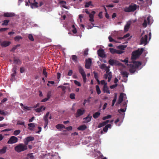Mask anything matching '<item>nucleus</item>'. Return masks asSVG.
<instances>
[{
    "mask_svg": "<svg viewBox=\"0 0 159 159\" xmlns=\"http://www.w3.org/2000/svg\"><path fill=\"white\" fill-rule=\"evenodd\" d=\"M144 49L141 48L140 49H138L136 51L133 52L132 54L131 59L132 61L136 60L143 53Z\"/></svg>",
    "mask_w": 159,
    "mask_h": 159,
    "instance_id": "f257e3e1",
    "label": "nucleus"
},
{
    "mask_svg": "<svg viewBox=\"0 0 159 159\" xmlns=\"http://www.w3.org/2000/svg\"><path fill=\"white\" fill-rule=\"evenodd\" d=\"M27 146L25 144H19L16 146L14 148V149L18 152H20L27 149Z\"/></svg>",
    "mask_w": 159,
    "mask_h": 159,
    "instance_id": "f03ea898",
    "label": "nucleus"
},
{
    "mask_svg": "<svg viewBox=\"0 0 159 159\" xmlns=\"http://www.w3.org/2000/svg\"><path fill=\"white\" fill-rule=\"evenodd\" d=\"M137 5L135 4H131L129 7H126L124 8V11L125 12H134L137 9Z\"/></svg>",
    "mask_w": 159,
    "mask_h": 159,
    "instance_id": "7ed1b4c3",
    "label": "nucleus"
},
{
    "mask_svg": "<svg viewBox=\"0 0 159 159\" xmlns=\"http://www.w3.org/2000/svg\"><path fill=\"white\" fill-rule=\"evenodd\" d=\"M110 66H108L106 67L105 68V70L106 71V73L104 75V77L105 79H108V82H110L111 79L112 78V73L111 72H109L110 69Z\"/></svg>",
    "mask_w": 159,
    "mask_h": 159,
    "instance_id": "20e7f679",
    "label": "nucleus"
},
{
    "mask_svg": "<svg viewBox=\"0 0 159 159\" xmlns=\"http://www.w3.org/2000/svg\"><path fill=\"white\" fill-rule=\"evenodd\" d=\"M147 43L148 35H145L144 36L142 37L140 41V44L145 45Z\"/></svg>",
    "mask_w": 159,
    "mask_h": 159,
    "instance_id": "39448f33",
    "label": "nucleus"
},
{
    "mask_svg": "<svg viewBox=\"0 0 159 159\" xmlns=\"http://www.w3.org/2000/svg\"><path fill=\"white\" fill-rule=\"evenodd\" d=\"M85 112V110L83 109H79L77 110V112L75 113V117L78 118L83 115Z\"/></svg>",
    "mask_w": 159,
    "mask_h": 159,
    "instance_id": "423d86ee",
    "label": "nucleus"
},
{
    "mask_svg": "<svg viewBox=\"0 0 159 159\" xmlns=\"http://www.w3.org/2000/svg\"><path fill=\"white\" fill-rule=\"evenodd\" d=\"M18 138L14 136H11L7 142L8 144H13L17 142Z\"/></svg>",
    "mask_w": 159,
    "mask_h": 159,
    "instance_id": "0eeeda50",
    "label": "nucleus"
},
{
    "mask_svg": "<svg viewBox=\"0 0 159 159\" xmlns=\"http://www.w3.org/2000/svg\"><path fill=\"white\" fill-rule=\"evenodd\" d=\"M34 139V137L32 136H29L25 138L24 140V144L27 146L29 142L33 141Z\"/></svg>",
    "mask_w": 159,
    "mask_h": 159,
    "instance_id": "6e6552de",
    "label": "nucleus"
},
{
    "mask_svg": "<svg viewBox=\"0 0 159 159\" xmlns=\"http://www.w3.org/2000/svg\"><path fill=\"white\" fill-rule=\"evenodd\" d=\"M92 63V60L89 58L85 60V68L86 69H89Z\"/></svg>",
    "mask_w": 159,
    "mask_h": 159,
    "instance_id": "1a4fd4ad",
    "label": "nucleus"
},
{
    "mask_svg": "<svg viewBox=\"0 0 159 159\" xmlns=\"http://www.w3.org/2000/svg\"><path fill=\"white\" fill-rule=\"evenodd\" d=\"M98 55L102 58H104L106 57L104 50L103 49H99L98 51Z\"/></svg>",
    "mask_w": 159,
    "mask_h": 159,
    "instance_id": "9d476101",
    "label": "nucleus"
},
{
    "mask_svg": "<svg viewBox=\"0 0 159 159\" xmlns=\"http://www.w3.org/2000/svg\"><path fill=\"white\" fill-rule=\"evenodd\" d=\"M108 63L110 65L112 66L114 65H119L120 63H119L118 61L112 59H110L109 60Z\"/></svg>",
    "mask_w": 159,
    "mask_h": 159,
    "instance_id": "9b49d317",
    "label": "nucleus"
},
{
    "mask_svg": "<svg viewBox=\"0 0 159 159\" xmlns=\"http://www.w3.org/2000/svg\"><path fill=\"white\" fill-rule=\"evenodd\" d=\"M150 16H148L147 19H145L143 22L142 24V25L144 28H146L147 26V24H149L150 18Z\"/></svg>",
    "mask_w": 159,
    "mask_h": 159,
    "instance_id": "f8f14e48",
    "label": "nucleus"
},
{
    "mask_svg": "<svg viewBox=\"0 0 159 159\" xmlns=\"http://www.w3.org/2000/svg\"><path fill=\"white\" fill-rule=\"evenodd\" d=\"M92 116L89 114L87 117L83 118L84 120L83 122L84 123H87L90 122L91 120Z\"/></svg>",
    "mask_w": 159,
    "mask_h": 159,
    "instance_id": "ddd939ff",
    "label": "nucleus"
},
{
    "mask_svg": "<svg viewBox=\"0 0 159 159\" xmlns=\"http://www.w3.org/2000/svg\"><path fill=\"white\" fill-rule=\"evenodd\" d=\"M124 95H125L123 93H121L120 94L118 100L117 102V103L118 104L121 103L123 101V98Z\"/></svg>",
    "mask_w": 159,
    "mask_h": 159,
    "instance_id": "4468645a",
    "label": "nucleus"
},
{
    "mask_svg": "<svg viewBox=\"0 0 159 159\" xmlns=\"http://www.w3.org/2000/svg\"><path fill=\"white\" fill-rule=\"evenodd\" d=\"M15 16V14L13 12H6L4 13L3 16L6 17H12Z\"/></svg>",
    "mask_w": 159,
    "mask_h": 159,
    "instance_id": "2eb2a0df",
    "label": "nucleus"
},
{
    "mask_svg": "<svg viewBox=\"0 0 159 159\" xmlns=\"http://www.w3.org/2000/svg\"><path fill=\"white\" fill-rule=\"evenodd\" d=\"M11 43V42L8 41H4L2 42L1 44V46L2 47H6L9 46Z\"/></svg>",
    "mask_w": 159,
    "mask_h": 159,
    "instance_id": "dca6fc26",
    "label": "nucleus"
},
{
    "mask_svg": "<svg viewBox=\"0 0 159 159\" xmlns=\"http://www.w3.org/2000/svg\"><path fill=\"white\" fill-rule=\"evenodd\" d=\"M95 13V12L94 11H92L91 13H90L89 14V16L90 18L89 20L91 22H93L94 21L93 17L94 14Z\"/></svg>",
    "mask_w": 159,
    "mask_h": 159,
    "instance_id": "f3484780",
    "label": "nucleus"
},
{
    "mask_svg": "<svg viewBox=\"0 0 159 159\" xmlns=\"http://www.w3.org/2000/svg\"><path fill=\"white\" fill-rule=\"evenodd\" d=\"M102 90L104 93H107L109 94L110 93V90H109V88L107 85L105 84V85L103 86Z\"/></svg>",
    "mask_w": 159,
    "mask_h": 159,
    "instance_id": "a211bd4d",
    "label": "nucleus"
},
{
    "mask_svg": "<svg viewBox=\"0 0 159 159\" xmlns=\"http://www.w3.org/2000/svg\"><path fill=\"white\" fill-rule=\"evenodd\" d=\"M56 128L57 129L61 130L62 129L65 128V126L63 124H59L56 125Z\"/></svg>",
    "mask_w": 159,
    "mask_h": 159,
    "instance_id": "6ab92c4d",
    "label": "nucleus"
},
{
    "mask_svg": "<svg viewBox=\"0 0 159 159\" xmlns=\"http://www.w3.org/2000/svg\"><path fill=\"white\" fill-rule=\"evenodd\" d=\"M78 68L79 72L81 74V75L85 74V72L84 71V69L81 66H79Z\"/></svg>",
    "mask_w": 159,
    "mask_h": 159,
    "instance_id": "aec40b11",
    "label": "nucleus"
},
{
    "mask_svg": "<svg viewBox=\"0 0 159 159\" xmlns=\"http://www.w3.org/2000/svg\"><path fill=\"white\" fill-rule=\"evenodd\" d=\"M133 63L134 64V67H136V68H138L141 65V62L140 61H132Z\"/></svg>",
    "mask_w": 159,
    "mask_h": 159,
    "instance_id": "412c9836",
    "label": "nucleus"
},
{
    "mask_svg": "<svg viewBox=\"0 0 159 159\" xmlns=\"http://www.w3.org/2000/svg\"><path fill=\"white\" fill-rule=\"evenodd\" d=\"M136 67H134V66L133 65H131L130 68L129 70V72L132 73H134L136 70Z\"/></svg>",
    "mask_w": 159,
    "mask_h": 159,
    "instance_id": "4be33fe9",
    "label": "nucleus"
},
{
    "mask_svg": "<svg viewBox=\"0 0 159 159\" xmlns=\"http://www.w3.org/2000/svg\"><path fill=\"white\" fill-rule=\"evenodd\" d=\"M87 128V126L85 125H83L78 127L77 129L83 131Z\"/></svg>",
    "mask_w": 159,
    "mask_h": 159,
    "instance_id": "5701e85b",
    "label": "nucleus"
},
{
    "mask_svg": "<svg viewBox=\"0 0 159 159\" xmlns=\"http://www.w3.org/2000/svg\"><path fill=\"white\" fill-rule=\"evenodd\" d=\"M28 125L29 126V129L30 130H32L35 127V124L34 123L28 124Z\"/></svg>",
    "mask_w": 159,
    "mask_h": 159,
    "instance_id": "b1692460",
    "label": "nucleus"
},
{
    "mask_svg": "<svg viewBox=\"0 0 159 159\" xmlns=\"http://www.w3.org/2000/svg\"><path fill=\"white\" fill-rule=\"evenodd\" d=\"M43 108V110H45V107H44L43 106H41L40 107L37 108L35 110V111L37 112H40L42 111V109Z\"/></svg>",
    "mask_w": 159,
    "mask_h": 159,
    "instance_id": "393cba45",
    "label": "nucleus"
},
{
    "mask_svg": "<svg viewBox=\"0 0 159 159\" xmlns=\"http://www.w3.org/2000/svg\"><path fill=\"white\" fill-rule=\"evenodd\" d=\"M7 148V147L6 146L3 147L2 149H0V154H3L5 153L6 152Z\"/></svg>",
    "mask_w": 159,
    "mask_h": 159,
    "instance_id": "a878e982",
    "label": "nucleus"
},
{
    "mask_svg": "<svg viewBox=\"0 0 159 159\" xmlns=\"http://www.w3.org/2000/svg\"><path fill=\"white\" fill-rule=\"evenodd\" d=\"M100 113L99 111H97L93 115V117L95 119H97L100 116Z\"/></svg>",
    "mask_w": 159,
    "mask_h": 159,
    "instance_id": "bb28decb",
    "label": "nucleus"
},
{
    "mask_svg": "<svg viewBox=\"0 0 159 159\" xmlns=\"http://www.w3.org/2000/svg\"><path fill=\"white\" fill-rule=\"evenodd\" d=\"M49 114V112H48L46 114V115H45L43 117V119L44 120L45 122H46L47 124V121H48V117Z\"/></svg>",
    "mask_w": 159,
    "mask_h": 159,
    "instance_id": "cd10ccee",
    "label": "nucleus"
},
{
    "mask_svg": "<svg viewBox=\"0 0 159 159\" xmlns=\"http://www.w3.org/2000/svg\"><path fill=\"white\" fill-rule=\"evenodd\" d=\"M14 61L15 63L17 64H20L21 63L20 60L18 58H14Z\"/></svg>",
    "mask_w": 159,
    "mask_h": 159,
    "instance_id": "c85d7f7f",
    "label": "nucleus"
},
{
    "mask_svg": "<svg viewBox=\"0 0 159 159\" xmlns=\"http://www.w3.org/2000/svg\"><path fill=\"white\" fill-rule=\"evenodd\" d=\"M71 58L74 62H76L78 61L77 57L76 55H72L71 56Z\"/></svg>",
    "mask_w": 159,
    "mask_h": 159,
    "instance_id": "c756f323",
    "label": "nucleus"
},
{
    "mask_svg": "<svg viewBox=\"0 0 159 159\" xmlns=\"http://www.w3.org/2000/svg\"><path fill=\"white\" fill-rule=\"evenodd\" d=\"M130 24L127 23L125 26L124 30L125 32L127 31L129 29Z\"/></svg>",
    "mask_w": 159,
    "mask_h": 159,
    "instance_id": "7c9ffc66",
    "label": "nucleus"
},
{
    "mask_svg": "<svg viewBox=\"0 0 159 159\" xmlns=\"http://www.w3.org/2000/svg\"><path fill=\"white\" fill-rule=\"evenodd\" d=\"M123 76L125 77H128L129 75V73L126 71H124L121 73Z\"/></svg>",
    "mask_w": 159,
    "mask_h": 159,
    "instance_id": "2f4dec72",
    "label": "nucleus"
},
{
    "mask_svg": "<svg viewBox=\"0 0 159 159\" xmlns=\"http://www.w3.org/2000/svg\"><path fill=\"white\" fill-rule=\"evenodd\" d=\"M109 50L110 52L113 54L116 53L117 50L113 48H110Z\"/></svg>",
    "mask_w": 159,
    "mask_h": 159,
    "instance_id": "473e14b6",
    "label": "nucleus"
},
{
    "mask_svg": "<svg viewBox=\"0 0 159 159\" xmlns=\"http://www.w3.org/2000/svg\"><path fill=\"white\" fill-rule=\"evenodd\" d=\"M10 21L9 20H6L3 21V22L2 24V25H7L8 24V23Z\"/></svg>",
    "mask_w": 159,
    "mask_h": 159,
    "instance_id": "72a5a7b5",
    "label": "nucleus"
},
{
    "mask_svg": "<svg viewBox=\"0 0 159 159\" xmlns=\"http://www.w3.org/2000/svg\"><path fill=\"white\" fill-rule=\"evenodd\" d=\"M22 39V37L20 36H17L15 37L14 38V40L15 41H18L20 39Z\"/></svg>",
    "mask_w": 159,
    "mask_h": 159,
    "instance_id": "f704fd0d",
    "label": "nucleus"
},
{
    "mask_svg": "<svg viewBox=\"0 0 159 159\" xmlns=\"http://www.w3.org/2000/svg\"><path fill=\"white\" fill-rule=\"evenodd\" d=\"M20 46V44H17L12 48L10 50L11 52H14L17 48Z\"/></svg>",
    "mask_w": 159,
    "mask_h": 159,
    "instance_id": "c9c22d12",
    "label": "nucleus"
},
{
    "mask_svg": "<svg viewBox=\"0 0 159 159\" xmlns=\"http://www.w3.org/2000/svg\"><path fill=\"white\" fill-rule=\"evenodd\" d=\"M91 98V97H89L87 99H84V102L83 103L84 105H85V104L87 102H90V99Z\"/></svg>",
    "mask_w": 159,
    "mask_h": 159,
    "instance_id": "e433bc0d",
    "label": "nucleus"
},
{
    "mask_svg": "<svg viewBox=\"0 0 159 159\" xmlns=\"http://www.w3.org/2000/svg\"><path fill=\"white\" fill-rule=\"evenodd\" d=\"M34 2L31 4V7H32L33 8L32 6H33L35 7H38V3L37 2H36L35 0H34Z\"/></svg>",
    "mask_w": 159,
    "mask_h": 159,
    "instance_id": "4c0bfd02",
    "label": "nucleus"
},
{
    "mask_svg": "<svg viewBox=\"0 0 159 159\" xmlns=\"http://www.w3.org/2000/svg\"><path fill=\"white\" fill-rule=\"evenodd\" d=\"M116 99H117V95H116V94L114 97L113 100L112 101V106H114V105L115 103V102L116 100Z\"/></svg>",
    "mask_w": 159,
    "mask_h": 159,
    "instance_id": "58836bf2",
    "label": "nucleus"
},
{
    "mask_svg": "<svg viewBox=\"0 0 159 159\" xmlns=\"http://www.w3.org/2000/svg\"><path fill=\"white\" fill-rule=\"evenodd\" d=\"M96 88L97 94H99L101 93V91L100 89L99 86L98 85H97L96 86Z\"/></svg>",
    "mask_w": 159,
    "mask_h": 159,
    "instance_id": "ea45409f",
    "label": "nucleus"
},
{
    "mask_svg": "<svg viewBox=\"0 0 159 159\" xmlns=\"http://www.w3.org/2000/svg\"><path fill=\"white\" fill-rule=\"evenodd\" d=\"M20 130H17L14 132L13 134L16 136L18 135L20 133Z\"/></svg>",
    "mask_w": 159,
    "mask_h": 159,
    "instance_id": "a19ab883",
    "label": "nucleus"
},
{
    "mask_svg": "<svg viewBox=\"0 0 159 159\" xmlns=\"http://www.w3.org/2000/svg\"><path fill=\"white\" fill-rule=\"evenodd\" d=\"M126 46L125 45H119L118 46L117 48L122 50H124Z\"/></svg>",
    "mask_w": 159,
    "mask_h": 159,
    "instance_id": "79ce46f5",
    "label": "nucleus"
},
{
    "mask_svg": "<svg viewBox=\"0 0 159 159\" xmlns=\"http://www.w3.org/2000/svg\"><path fill=\"white\" fill-rule=\"evenodd\" d=\"M29 39L31 41H34V39L33 38V36L31 34H29L28 36Z\"/></svg>",
    "mask_w": 159,
    "mask_h": 159,
    "instance_id": "37998d69",
    "label": "nucleus"
},
{
    "mask_svg": "<svg viewBox=\"0 0 159 159\" xmlns=\"http://www.w3.org/2000/svg\"><path fill=\"white\" fill-rule=\"evenodd\" d=\"M126 108H125V109L121 108L120 109H119L118 110V111L120 113H121V112H125V111L126 110Z\"/></svg>",
    "mask_w": 159,
    "mask_h": 159,
    "instance_id": "c03bdc74",
    "label": "nucleus"
},
{
    "mask_svg": "<svg viewBox=\"0 0 159 159\" xmlns=\"http://www.w3.org/2000/svg\"><path fill=\"white\" fill-rule=\"evenodd\" d=\"M105 124L104 123V122H103L102 123H100L99 125H98V128H100L104 126H105Z\"/></svg>",
    "mask_w": 159,
    "mask_h": 159,
    "instance_id": "a18cd8bd",
    "label": "nucleus"
},
{
    "mask_svg": "<svg viewBox=\"0 0 159 159\" xmlns=\"http://www.w3.org/2000/svg\"><path fill=\"white\" fill-rule=\"evenodd\" d=\"M43 74L46 77H47L48 76V73L46 71V69H44L43 71Z\"/></svg>",
    "mask_w": 159,
    "mask_h": 159,
    "instance_id": "49530a36",
    "label": "nucleus"
},
{
    "mask_svg": "<svg viewBox=\"0 0 159 159\" xmlns=\"http://www.w3.org/2000/svg\"><path fill=\"white\" fill-rule=\"evenodd\" d=\"M83 80V81L84 83H85L86 82L87 80V79L86 77V74L85 75H82Z\"/></svg>",
    "mask_w": 159,
    "mask_h": 159,
    "instance_id": "de8ad7c7",
    "label": "nucleus"
},
{
    "mask_svg": "<svg viewBox=\"0 0 159 159\" xmlns=\"http://www.w3.org/2000/svg\"><path fill=\"white\" fill-rule=\"evenodd\" d=\"M75 95L74 93H71L70 95V98L72 99H75Z\"/></svg>",
    "mask_w": 159,
    "mask_h": 159,
    "instance_id": "09e8293b",
    "label": "nucleus"
},
{
    "mask_svg": "<svg viewBox=\"0 0 159 159\" xmlns=\"http://www.w3.org/2000/svg\"><path fill=\"white\" fill-rule=\"evenodd\" d=\"M111 117V115H109L107 116L103 117L102 118V119L103 120H104L108 119L110 118Z\"/></svg>",
    "mask_w": 159,
    "mask_h": 159,
    "instance_id": "8fccbe9b",
    "label": "nucleus"
},
{
    "mask_svg": "<svg viewBox=\"0 0 159 159\" xmlns=\"http://www.w3.org/2000/svg\"><path fill=\"white\" fill-rule=\"evenodd\" d=\"M129 36V34H126L124 35L123 37L122 38H119V39H123L126 38H128Z\"/></svg>",
    "mask_w": 159,
    "mask_h": 159,
    "instance_id": "3c124183",
    "label": "nucleus"
},
{
    "mask_svg": "<svg viewBox=\"0 0 159 159\" xmlns=\"http://www.w3.org/2000/svg\"><path fill=\"white\" fill-rule=\"evenodd\" d=\"M74 83L75 85L79 86H80L81 85V84L77 80H74Z\"/></svg>",
    "mask_w": 159,
    "mask_h": 159,
    "instance_id": "603ef678",
    "label": "nucleus"
},
{
    "mask_svg": "<svg viewBox=\"0 0 159 159\" xmlns=\"http://www.w3.org/2000/svg\"><path fill=\"white\" fill-rule=\"evenodd\" d=\"M88 54V49L86 48V49L84 51V56H86Z\"/></svg>",
    "mask_w": 159,
    "mask_h": 159,
    "instance_id": "864d4df0",
    "label": "nucleus"
},
{
    "mask_svg": "<svg viewBox=\"0 0 159 159\" xmlns=\"http://www.w3.org/2000/svg\"><path fill=\"white\" fill-rule=\"evenodd\" d=\"M91 4V2H88L86 3L85 5V7H89V6H90Z\"/></svg>",
    "mask_w": 159,
    "mask_h": 159,
    "instance_id": "5fc2aeb1",
    "label": "nucleus"
},
{
    "mask_svg": "<svg viewBox=\"0 0 159 159\" xmlns=\"http://www.w3.org/2000/svg\"><path fill=\"white\" fill-rule=\"evenodd\" d=\"M17 124L18 125H24L25 122H21L20 121H18L17 122Z\"/></svg>",
    "mask_w": 159,
    "mask_h": 159,
    "instance_id": "6e6d98bb",
    "label": "nucleus"
},
{
    "mask_svg": "<svg viewBox=\"0 0 159 159\" xmlns=\"http://www.w3.org/2000/svg\"><path fill=\"white\" fill-rule=\"evenodd\" d=\"M28 156L29 157L30 159H33L34 158V157L32 153H29L28 155Z\"/></svg>",
    "mask_w": 159,
    "mask_h": 159,
    "instance_id": "4d7b16f0",
    "label": "nucleus"
},
{
    "mask_svg": "<svg viewBox=\"0 0 159 159\" xmlns=\"http://www.w3.org/2000/svg\"><path fill=\"white\" fill-rule=\"evenodd\" d=\"M93 73L94 74V76L95 79L97 80L98 79V74L95 71H94L93 72Z\"/></svg>",
    "mask_w": 159,
    "mask_h": 159,
    "instance_id": "13d9d810",
    "label": "nucleus"
},
{
    "mask_svg": "<svg viewBox=\"0 0 159 159\" xmlns=\"http://www.w3.org/2000/svg\"><path fill=\"white\" fill-rule=\"evenodd\" d=\"M47 96V98L49 99L51 96V93L50 91H49L48 93Z\"/></svg>",
    "mask_w": 159,
    "mask_h": 159,
    "instance_id": "bf43d9fd",
    "label": "nucleus"
},
{
    "mask_svg": "<svg viewBox=\"0 0 159 159\" xmlns=\"http://www.w3.org/2000/svg\"><path fill=\"white\" fill-rule=\"evenodd\" d=\"M16 69H17V67L16 66H14L12 69V71L13 72V73L15 74H16Z\"/></svg>",
    "mask_w": 159,
    "mask_h": 159,
    "instance_id": "052dcab7",
    "label": "nucleus"
},
{
    "mask_svg": "<svg viewBox=\"0 0 159 159\" xmlns=\"http://www.w3.org/2000/svg\"><path fill=\"white\" fill-rule=\"evenodd\" d=\"M117 86V84H113V85L110 86V88L111 89H113L116 88V87Z\"/></svg>",
    "mask_w": 159,
    "mask_h": 159,
    "instance_id": "680f3d73",
    "label": "nucleus"
},
{
    "mask_svg": "<svg viewBox=\"0 0 159 159\" xmlns=\"http://www.w3.org/2000/svg\"><path fill=\"white\" fill-rule=\"evenodd\" d=\"M100 83L101 84H103L104 85H105V84L107 85V83L105 82V81L104 80H102L101 81Z\"/></svg>",
    "mask_w": 159,
    "mask_h": 159,
    "instance_id": "e2e57ef3",
    "label": "nucleus"
},
{
    "mask_svg": "<svg viewBox=\"0 0 159 159\" xmlns=\"http://www.w3.org/2000/svg\"><path fill=\"white\" fill-rule=\"evenodd\" d=\"M73 73V71L72 70H70L68 73V75L69 76H71Z\"/></svg>",
    "mask_w": 159,
    "mask_h": 159,
    "instance_id": "0e129e2a",
    "label": "nucleus"
},
{
    "mask_svg": "<svg viewBox=\"0 0 159 159\" xmlns=\"http://www.w3.org/2000/svg\"><path fill=\"white\" fill-rule=\"evenodd\" d=\"M67 130H71L72 129V127L71 126H70L67 127H65V128Z\"/></svg>",
    "mask_w": 159,
    "mask_h": 159,
    "instance_id": "69168bd1",
    "label": "nucleus"
},
{
    "mask_svg": "<svg viewBox=\"0 0 159 159\" xmlns=\"http://www.w3.org/2000/svg\"><path fill=\"white\" fill-rule=\"evenodd\" d=\"M106 67H107V66L104 64H102L101 66V68L102 69H103L105 68Z\"/></svg>",
    "mask_w": 159,
    "mask_h": 159,
    "instance_id": "338daca9",
    "label": "nucleus"
},
{
    "mask_svg": "<svg viewBox=\"0 0 159 159\" xmlns=\"http://www.w3.org/2000/svg\"><path fill=\"white\" fill-rule=\"evenodd\" d=\"M25 69L24 67H20V72L21 73H23L25 71Z\"/></svg>",
    "mask_w": 159,
    "mask_h": 159,
    "instance_id": "774afa93",
    "label": "nucleus"
}]
</instances>
